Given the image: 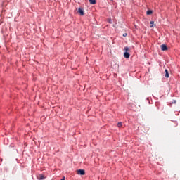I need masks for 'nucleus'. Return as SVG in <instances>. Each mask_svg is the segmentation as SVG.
Segmentation results:
<instances>
[{
  "instance_id": "obj_1",
  "label": "nucleus",
  "mask_w": 180,
  "mask_h": 180,
  "mask_svg": "<svg viewBox=\"0 0 180 180\" xmlns=\"http://www.w3.org/2000/svg\"><path fill=\"white\" fill-rule=\"evenodd\" d=\"M77 174V175H85V170L78 169Z\"/></svg>"
},
{
  "instance_id": "obj_2",
  "label": "nucleus",
  "mask_w": 180,
  "mask_h": 180,
  "mask_svg": "<svg viewBox=\"0 0 180 180\" xmlns=\"http://www.w3.org/2000/svg\"><path fill=\"white\" fill-rule=\"evenodd\" d=\"M37 178L38 180H43V179H45L46 177L44 176V175H43L42 174H38L37 176Z\"/></svg>"
},
{
  "instance_id": "obj_3",
  "label": "nucleus",
  "mask_w": 180,
  "mask_h": 180,
  "mask_svg": "<svg viewBox=\"0 0 180 180\" xmlns=\"http://www.w3.org/2000/svg\"><path fill=\"white\" fill-rule=\"evenodd\" d=\"M78 13H79L80 16H84V8H78Z\"/></svg>"
},
{
  "instance_id": "obj_4",
  "label": "nucleus",
  "mask_w": 180,
  "mask_h": 180,
  "mask_svg": "<svg viewBox=\"0 0 180 180\" xmlns=\"http://www.w3.org/2000/svg\"><path fill=\"white\" fill-rule=\"evenodd\" d=\"M160 48L162 51H167V50H168V47H167V45L165 44L161 45Z\"/></svg>"
},
{
  "instance_id": "obj_5",
  "label": "nucleus",
  "mask_w": 180,
  "mask_h": 180,
  "mask_svg": "<svg viewBox=\"0 0 180 180\" xmlns=\"http://www.w3.org/2000/svg\"><path fill=\"white\" fill-rule=\"evenodd\" d=\"M124 58H130V53H129V52H124Z\"/></svg>"
},
{
  "instance_id": "obj_6",
  "label": "nucleus",
  "mask_w": 180,
  "mask_h": 180,
  "mask_svg": "<svg viewBox=\"0 0 180 180\" xmlns=\"http://www.w3.org/2000/svg\"><path fill=\"white\" fill-rule=\"evenodd\" d=\"M165 77L166 78H169V73L168 72V70L167 69L165 70Z\"/></svg>"
},
{
  "instance_id": "obj_7",
  "label": "nucleus",
  "mask_w": 180,
  "mask_h": 180,
  "mask_svg": "<svg viewBox=\"0 0 180 180\" xmlns=\"http://www.w3.org/2000/svg\"><path fill=\"white\" fill-rule=\"evenodd\" d=\"M89 1L91 5H95V4H96V0H89Z\"/></svg>"
},
{
  "instance_id": "obj_8",
  "label": "nucleus",
  "mask_w": 180,
  "mask_h": 180,
  "mask_svg": "<svg viewBox=\"0 0 180 180\" xmlns=\"http://www.w3.org/2000/svg\"><path fill=\"white\" fill-rule=\"evenodd\" d=\"M124 50L125 53H127L128 51H130V49H129V47H127V46L124 47Z\"/></svg>"
},
{
  "instance_id": "obj_9",
  "label": "nucleus",
  "mask_w": 180,
  "mask_h": 180,
  "mask_svg": "<svg viewBox=\"0 0 180 180\" xmlns=\"http://www.w3.org/2000/svg\"><path fill=\"white\" fill-rule=\"evenodd\" d=\"M147 15H153V11L151 10H148L147 12H146Z\"/></svg>"
},
{
  "instance_id": "obj_10",
  "label": "nucleus",
  "mask_w": 180,
  "mask_h": 180,
  "mask_svg": "<svg viewBox=\"0 0 180 180\" xmlns=\"http://www.w3.org/2000/svg\"><path fill=\"white\" fill-rule=\"evenodd\" d=\"M117 126V127H122V126H123V124H122V122H118Z\"/></svg>"
},
{
  "instance_id": "obj_11",
  "label": "nucleus",
  "mask_w": 180,
  "mask_h": 180,
  "mask_svg": "<svg viewBox=\"0 0 180 180\" xmlns=\"http://www.w3.org/2000/svg\"><path fill=\"white\" fill-rule=\"evenodd\" d=\"M150 25H150V27H153V25H154V21H150Z\"/></svg>"
},
{
  "instance_id": "obj_12",
  "label": "nucleus",
  "mask_w": 180,
  "mask_h": 180,
  "mask_svg": "<svg viewBox=\"0 0 180 180\" xmlns=\"http://www.w3.org/2000/svg\"><path fill=\"white\" fill-rule=\"evenodd\" d=\"M127 36V33L123 34V37H126Z\"/></svg>"
},
{
  "instance_id": "obj_13",
  "label": "nucleus",
  "mask_w": 180,
  "mask_h": 180,
  "mask_svg": "<svg viewBox=\"0 0 180 180\" xmlns=\"http://www.w3.org/2000/svg\"><path fill=\"white\" fill-rule=\"evenodd\" d=\"M61 180H65V177H63Z\"/></svg>"
}]
</instances>
